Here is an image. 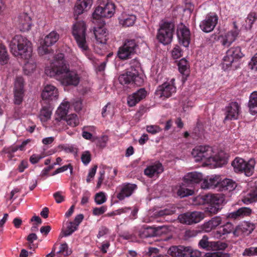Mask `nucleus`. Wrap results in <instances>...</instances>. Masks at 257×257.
I'll use <instances>...</instances> for the list:
<instances>
[{
    "label": "nucleus",
    "mask_w": 257,
    "mask_h": 257,
    "mask_svg": "<svg viewBox=\"0 0 257 257\" xmlns=\"http://www.w3.org/2000/svg\"><path fill=\"white\" fill-rule=\"evenodd\" d=\"M45 73L64 86H77L79 82V77L75 72L70 70L69 64L65 60L63 53L54 56L51 68L46 69Z\"/></svg>",
    "instance_id": "1"
},
{
    "label": "nucleus",
    "mask_w": 257,
    "mask_h": 257,
    "mask_svg": "<svg viewBox=\"0 0 257 257\" xmlns=\"http://www.w3.org/2000/svg\"><path fill=\"white\" fill-rule=\"evenodd\" d=\"M214 151L209 146H200L195 147L192 152V155L196 162L204 161L206 165L221 167L227 163L228 155L223 151H220L214 155Z\"/></svg>",
    "instance_id": "2"
},
{
    "label": "nucleus",
    "mask_w": 257,
    "mask_h": 257,
    "mask_svg": "<svg viewBox=\"0 0 257 257\" xmlns=\"http://www.w3.org/2000/svg\"><path fill=\"white\" fill-rule=\"evenodd\" d=\"M118 80L122 85L132 84L141 86L144 83L143 77L139 75L138 71L133 67L125 73L121 74L118 77Z\"/></svg>",
    "instance_id": "3"
},
{
    "label": "nucleus",
    "mask_w": 257,
    "mask_h": 257,
    "mask_svg": "<svg viewBox=\"0 0 257 257\" xmlns=\"http://www.w3.org/2000/svg\"><path fill=\"white\" fill-rule=\"evenodd\" d=\"M86 25L83 21H79L73 25L72 34L79 48H88L86 41Z\"/></svg>",
    "instance_id": "4"
},
{
    "label": "nucleus",
    "mask_w": 257,
    "mask_h": 257,
    "mask_svg": "<svg viewBox=\"0 0 257 257\" xmlns=\"http://www.w3.org/2000/svg\"><path fill=\"white\" fill-rule=\"evenodd\" d=\"M174 31V25L172 23L165 22L162 24L158 32L157 39L164 46L171 43Z\"/></svg>",
    "instance_id": "5"
},
{
    "label": "nucleus",
    "mask_w": 257,
    "mask_h": 257,
    "mask_svg": "<svg viewBox=\"0 0 257 257\" xmlns=\"http://www.w3.org/2000/svg\"><path fill=\"white\" fill-rule=\"evenodd\" d=\"M236 172H243L246 176H250L254 171L255 161L250 159L247 162L242 158H236L231 163Z\"/></svg>",
    "instance_id": "6"
},
{
    "label": "nucleus",
    "mask_w": 257,
    "mask_h": 257,
    "mask_svg": "<svg viewBox=\"0 0 257 257\" xmlns=\"http://www.w3.org/2000/svg\"><path fill=\"white\" fill-rule=\"evenodd\" d=\"M115 6L112 3L100 4L92 14L93 19L99 20L101 18H111L114 12Z\"/></svg>",
    "instance_id": "7"
},
{
    "label": "nucleus",
    "mask_w": 257,
    "mask_h": 257,
    "mask_svg": "<svg viewBox=\"0 0 257 257\" xmlns=\"http://www.w3.org/2000/svg\"><path fill=\"white\" fill-rule=\"evenodd\" d=\"M205 199L210 204L206 211L211 214L217 213L222 208L224 197L222 194L207 195Z\"/></svg>",
    "instance_id": "8"
},
{
    "label": "nucleus",
    "mask_w": 257,
    "mask_h": 257,
    "mask_svg": "<svg viewBox=\"0 0 257 257\" xmlns=\"http://www.w3.org/2000/svg\"><path fill=\"white\" fill-rule=\"evenodd\" d=\"M243 56L244 54L241 51V49H228L221 63L222 69L224 71L230 70L232 64Z\"/></svg>",
    "instance_id": "9"
},
{
    "label": "nucleus",
    "mask_w": 257,
    "mask_h": 257,
    "mask_svg": "<svg viewBox=\"0 0 257 257\" xmlns=\"http://www.w3.org/2000/svg\"><path fill=\"white\" fill-rule=\"evenodd\" d=\"M204 218V214L200 211L187 212L180 214L178 219L183 224L192 225L199 222Z\"/></svg>",
    "instance_id": "10"
},
{
    "label": "nucleus",
    "mask_w": 257,
    "mask_h": 257,
    "mask_svg": "<svg viewBox=\"0 0 257 257\" xmlns=\"http://www.w3.org/2000/svg\"><path fill=\"white\" fill-rule=\"evenodd\" d=\"M10 48H32V44L26 37L16 35L9 43Z\"/></svg>",
    "instance_id": "11"
},
{
    "label": "nucleus",
    "mask_w": 257,
    "mask_h": 257,
    "mask_svg": "<svg viewBox=\"0 0 257 257\" xmlns=\"http://www.w3.org/2000/svg\"><path fill=\"white\" fill-rule=\"evenodd\" d=\"M137 187V185L135 184L128 183L122 184L117 188L118 191L116 194L117 198L119 200H123L125 198L130 197Z\"/></svg>",
    "instance_id": "12"
},
{
    "label": "nucleus",
    "mask_w": 257,
    "mask_h": 257,
    "mask_svg": "<svg viewBox=\"0 0 257 257\" xmlns=\"http://www.w3.org/2000/svg\"><path fill=\"white\" fill-rule=\"evenodd\" d=\"M163 226L157 227L144 226L139 231V236L142 238L160 236L163 233Z\"/></svg>",
    "instance_id": "13"
},
{
    "label": "nucleus",
    "mask_w": 257,
    "mask_h": 257,
    "mask_svg": "<svg viewBox=\"0 0 257 257\" xmlns=\"http://www.w3.org/2000/svg\"><path fill=\"white\" fill-rule=\"evenodd\" d=\"M240 111V106L236 102H232L225 107L224 120L237 119Z\"/></svg>",
    "instance_id": "14"
},
{
    "label": "nucleus",
    "mask_w": 257,
    "mask_h": 257,
    "mask_svg": "<svg viewBox=\"0 0 257 257\" xmlns=\"http://www.w3.org/2000/svg\"><path fill=\"white\" fill-rule=\"evenodd\" d=\"M218 18L216 15H207L205 19L200 24V29L205 33L211 32L217 23Z\"/></svg>",
    "instance_id": "15"
},
{
    "label": "nucleus",
    "mask_w": 257,
    "mask_h": 257,
    "mask_svg": "<svg viewBox=\"0 0 257 257\" xmlns=\"http://www.w3.org/2000/svg\"><path fill=\"white\" fill-rule=\"evenodd\" d=\"M17 26L22 32L29 31L32 25V19L28 14L23 13L21 14L18 18Z\"/></svg>",
    "instance_id": "16"
},
{
    "label": "nucleus",
    "mask_w": 257,
    "mask_h": 257,
    "mask_svg": "<svg viewBox=\"0 0 257 257\" xmlns=\"http://www.w3.org/2000/svg\"><path fill=\"white\" fill-rule=\"evenodd\" d=\"M148 46L145 41L140 37L134 39H127L125 40L123 46L119 48H146Z\"/></svg>",
    "instance_id": "17"
},
{
    "label": "nucleus",
    "mask_w": 257,
    "mask_h": 257,
    "mask_svg": "<svg viewBox=\"0 0 257 257\" xmlns=\"http://www.w3.org/2000/svg\"><path fill=\"white\" fill-rule=\"evenodd\" d=\"M41 96L43 99L56 100L58 97V89L53 85L47 84L44 87Z\"/></svg>",
    "instance_id": "18"
},
{
    "label": "nucleus",
    "mask_w": 257,
    "mask_h": 257,
    "mask_svg": "<svg viewBox=\"0 0 257 257\" xmlns=\"http://www.w3.org/2000/svg\"><path fill=\"white\" fill-rule=\"evenodd\" d=\"M189 30L186 27H180L177 30V37L179 43L184 47H188L190 42Z\"/></svg>",
    "instance_id": "19"
},
{
    "label": "nucleus",
    "mask_w": 257,
    "mask_h": 257,
    "mask_svg": "<svg viewBox=\"0 0 257 257\" xmlns=\"http://www.w3.org/2000/svg\"><path fill=\"white\" fill-rule=\"evenodd\" d=\"M254 228V225L253 223L249 222H244L235 227L233 234L235 236H238L242 234L248 235L251 233Z\"/></svg>",
    "instance_id": "20"
},
{
    "label": "nucleus",
    "mask_w": 257,
    "mask_h": 257,
    "mask_svg": "<svg viewBox=\"0 0 257 257\" xmlns=\"http://www.w3.org/2000/svg\"><path fill=\"white\" fill-rule=\"evenodd\" d=\"M147 95V91L145 88H140L136 92L127 97V104L130 107L134 106Z\"/></svg>",
    "instance_id": "21"
},
{
    "label": "nucleus",
    "mask_w": 257,
    "mask_h": 257,
    "mask_svg": "<svg viewBox=\"0 0 257 257\" xmlns=\"http://www.w3.org/2000/svg\"><path fill=\"white\" fill-rule=\"evenodd\" d=\"M202 173L193 172L187 173L184 177L183 181L185 184H188L190 187H192L194 184L199 183L202 179Z\"/></svg>",
    "instance_id": "22"
},
{
    "label": "nucleus",
    "mask_w": 257,
    "mask_h": 257,
    "mask_svg": "<svg viewBox=\"0 0 257 257\" xmlns=\"http://www.w3.org/2000/svg\"><path fill=\"white\" fill-rule=\"evenodd\" d=\"M92 4V0H78L74 8V15L78 16L87 11Z\"/></svg>",
    "instance_id": "23"
},
{
    "label": "nucleus",
    "mask_w": 257,
    "mask_h": 257,
    "mask_svg": "<svg viewBox=\"0 0 257 257\" xmlns=\"http://www.w3.org/2000/svg\"><path fill=\"white\" fill-rule=\"evenodd\" d=\"M220 180L219 176L210 177L203 180L201 183V188L204 189L219 188Z\"/></svg>",
    "instance_id": "24"
},
{
    "label": "nucleus",
    "mask_w": 257,
    "mask_h": 257,
    "mask_svg": "<svg viewBox=\"0 0 257 257\" xmlns=\"http://www.w3.org/2000/svg\"><path fill=\"white\" fill-rule=\"evenodd\" d=\"M164 171L161 163H157L148 166L144 170V174L148 177L152 178L162 173Z\"/></svg>",
    "instance_id": "25"
},
{
    "label": "nucleus",
    "mask_w": 257,
    "mask_h": 257,
    "mask_svg": "<svg viewBox=\"0 0 257 257\" xmlns=\"http://www.w3.org/2000/svg\"><path fill=\"white\" fill-rule=\"evenodd\" d=\"M11 52L15 57L26 61L32 59V49H11Z\"/></svg>",
    "instance_id": "26"
},
{
    "label": "nucleus",
    "mask_w": 257,
    "mask_h": 257,
    "mask_svg": "<svg viewBox=\"0 0 257 257\" xmlns=\"http://www.w3.org/2000/svg\"><path fill=\"white\" fill-rule=\"evenodd\" d=\"M94 34L96 40V43L98 44H104L107 41V33L103 27H98L94 30Z\"/></svg>",
    "instance_id": "27"
},
{
    "label": "nucleus",
    "mask_w": 257,
    "mask_h": 257,
    "mask_svg": "<svg viewBox=\"0 0 257 257\" xmlns=\"http://www.w3.org/2000/svg\"><path fill=\"white\" fill-rule=\"evenodd\" d=\"M181 256L180 257H200L201 252L197 250L193 249L190 246H185L181 245Z\"/></svg>",
    "instance_id": "28"
},
{
    "label": "nucleus",
    "mask_w": 257,
    "mask_h": 257,
    "mask_svg": "<svg viewBox=\"0 0 257 257\" xmlns=\"http://www.w3.org/2000/svg\"><path fill=\"white\" fill-rule=\"evenodd\" d=\"M174 79H172V83H164L160 86V90L162 91L161 95L166 97H169L172 93L176 92V87L173 84Z\"/></svg>",
    "instance_id": "29"
},
{
    "label": "nucleus",
    "mask_w": 257,
    "mask_h": 257,
    "mask_svg": "<svg viewBox=\"0 0 257 257\" xmlns=\"http://www.w3.org/2000/svg\"><path fill=\"white\" fill-rule=\"evenodd\" d=\"M251 210L248 207H241L237 210L230 213L228 217L233 219H237L239 217H243L250 215Z\"/></svg>",
    "instance_id": "30"
},
{
    "label": "nucleus",
    "mask_w": 257,
    "mask_h": 257,
    "mask_svg": "<svg viewBox=\"0 0 257 257\" xmlns=\"http://www.w3.org/2000/svg\"><path fill=\"white\" fill-rule=\"evenodd\" d=\"M237 186L236 183L231 179H225L222 181L220 180L219 190L222 191H233Z\"/></svg>",
    "instance_id": "31"
},
{
    "label": "nucleus",
    "mask_w": 257,
    "mask_h": 257,
    "mask_svg": "<svg viewBox=\"0 0 257 257\" xmlns=\"http://www.w3.org/2000/svg\"><path fill=\"white\" fill-rule=\"evenodd\" d=\"M59 35L55 32H52L46 36L43 41V45L49 47L54 44L59 39Z\"/></svg>",
    "instance_id": "32"
},
{
    "label": "nucleus",
    "mask_w": 257,
    "mask_h": 257,
    "mask_svg": "<svg viewBox=\"0 0 257 257\" xmlns=\"http://www.w3.org/2000/svg\"><path fill=\"white\" fill-rule=\"evenodd\" d=\"M244 203H252L257 201V184L251 188L249 192L242 199Z\"/></svg>",
    "instance_id": "33"
},
{
    "label": "nucleus",
    "mask_w": 257,
    "mask_h": 257,
    "mask_svg": "<svg viewBox=\"0 0 257 257\" xmlns=\"http://www.w3.org/2000/svg\"><path fill=\"white\" fill-rule=\"evenodd\" d=\"M188 187H190V186L188 184L185 185V182H183L177 191V195L181 198H184L193 195L194 193L193 189L188 188Z\"/></svg>",
    "instance_id": "34"
},
{
    "label": "nucleus",
    "mask_w": 257,
    "mask_h": 257,
    "mask_svg": "<svg viewBox=\"0 0 257 257\" xmlns=\"http://www.w3.org/2000/svg\"><path fill=\"white\" fill-rule=\"evenodd\" d=\"M69 104L68 102L62 103L58 108L56 111V114L59 116V118H56L58 120L64 119L67 116V113L69 108Z\"/></svg>",
    "instance_id": "35"
},
{
    "label": "nucleus",
    "mask_w": 257,
    "mask_h": 257,
    "mask_svg": "<svg viewBox=\"0 0 257 257\" xmlns=\"http://www.w3.org/2000/svg\"><path fill=\"white\" fill-rule=\"evenodd\" d=\"M238 33L236 32H229L223 38L221 41L222 44L224 47H229L235 40Z\"/></svg>",
    "instance_id": "36"
},
{
    "label": "nucleus",
    "mask_w": 257,
    "mask_h": 257,
    "mask_svg": "<svg viewBox=\"0 0 257 257\" xmlns=\"http://www.w3.org/2000/svg\"><path fill=\"white\" fill-rule=\"evenodd\" d=\"M248 107L252 114L257 113V91L251 94L248 102Z\"/></svg>",
    "instance_id": "37"
},
{
    "label": "nucleus",
    "mask_w": 257,
    "mask_h": 257,
    "mask_svg": "<svg viewBox=\"0 0 257 257\" xmlns=\"http://www.w3.org/2000/svg\"><path fill=\"white\" fill-rule=\"evenodd\" d=\"M136 21V17L134 15H128L119 19V23L123 27H131L134 25Z\"/></svg>",
    "instance_id": "38"
},
{
    "label": "nucleus",
    "mask_w": 257,
    "mask_h": 257,
    "mask_svg": "<svg viewBox=\"0 0 257 257\" xmlns=\"http://www.w3.org/2000/svg\"><path fill=\"white\" fill-rule=\"evenodd\" d=\"M52 114V110L50 106H43L40 110L39 118L42 121H46L49 119Z\"/></svg>",
    "instance_id": "39"
},
{
    "label": "nucleus",
    "mask_w": 257,
    "mask_h": 257,
    "mask_svg": "<svg viewBox=\"0 0 257 257\" xmlns=\"http://www.w3.org/2000/svg\"><path fill=\"white\" fill-rule=\"evenodd\" d=\"M234 229L233 225L228 222L223 225L216 232L218 234H219V236H221V235L227 234L231 232L233 233Z\"/></svg>",
    "instance_id": "40"
},
{
    "label": "nucleus",
    "mask_w": 257,
    "mask_h": 257,
    "mask_svg": "<svg viewBox=\"0 0 257 257\" xmlns=\"http://www.w3.org/2000/svg\"><path fill=\"white\" fill-rule=\"evenodd\" d=\"M36 67V65L35 62L31 59L26 62L23 66V71L25 74L29 75L34 72Z\"/></svg>",
    "instance_id": "41"
},
{
    "label": "nucleus",
    "mask_w": 257,
    "mask_h": 257,
    "mask_svg": "<svg viewBox=\"0 0 257 257\" xmlns=\"http://www.w3.org/2000/svg\"><path fill=\"white\" fill-rule=\"evenodd\" d=\"M178 70L183 75H187L189 72V66L187 61L185 58L181 59L178 63Z\"/></svg>",
    "instance_id": "42"
},
{
    "label": "nucleus",
    "mask_w": 257,
    "mask_h": 257,
    "mask_svg": "<svg viewBox=\"0 0 257 257\" xmlns=\"http://www.w3.org/2000/svg\"><path fill=\"white\" fill-rule=\"evenodd\" d=\"M78 227L73 221H70L67 223V227L65 229H63L61 233L64 236H68L72 234L77 229Z\"/></svg>",
    "instance_id": "43"
},
{
    "label": "nucleus",
    "mask_w": 257,
    "mask_h": 257,
    "mask_svg": "<svg viewBox=\"0 0 257 257\" xmlns=\"http://www.w3.org/2000/svg\"><path fill=\"white\" fill-rule=\"evenodd\" d=\"M257 19V14L255 12H250L247 16L245 20L246 25L245 28L246 30H250L252 25L255 21Z\"/></svg>",
    "instance_id": "44"
},
{
    "label": "nucleus",
    "mask_w": 257,
    "mask_h": 257,
    "mask_svg": "<svg viewBox=\"0 0 257 257\" xmlns=\"http://www.w3.org/2000/svg\"><path fill=\"white\" fill-rule=\"evenodd\" d=\"M212 241H208V237L206 235H204L198 244L200 248L209 250H212Z\"/></svg>",
    "instance_id": "45"
},
{
    "label": "nucleus",
    "mask_w": 257,
    "mask_h": 257,
    "mask_svg": "<svg viewBox=\"0 0 257 257\" xmlns=\"http://www.w3.org/2000/svg\"><path fill=\"white\" fill-rule=\"evenodd\" d=\"M66 122L67 124L71 126H76L79 123V120L77 116L75 114H71L66 116L64 119Z\"/></svg>",
    "instance_id": "46"
},
{
    "label": "nucleus",
    "mask_w": 257,
    "mask_h": 257,
    "mask_svg": "<svg viewBox=\"0 0 257 257\" xmlns=\"http://www.w3.org/2000/svg\"><path fill=\"white\" fill-rule=\"evenodd\" d=\"M177 208L172 206L169 208H165L164 209L160 210L157 212V215L159 217H162L166 215H170L176 212Z\"/></svg>",
    "instance_id": "47"
},
{
    "label": "nucleus",
    "mask_w": 257,
    "mask_h": 257,
    "mask_svg": "<svg viewBox=\"0 0 257 257\" xmlns=\"http://www.w3.org/2000/svg\"><path fill=\"white\" fill-rule=\"evenodd\" d=\"M130 49H118L117 52L118 57L122 60L128 59L131 58V55L133 53Z\"/></svg>",
    "instance_id": "48"
},
{
    "label": "nucleus",
    "mask_w": 257,
    "mask_h": 257,
    "mask_svg": "<svg viewBox=\"0 0 257 257\" xmlns=\"http://www.w3.org/2000/svg\"><path fill=\"white\" fill-rule=\"evenodd\" d=\"M24 90H14V103L15 104H20L24 97Z\"/></svg>",
    "instance_id": "49"
},
{
    "label": "nucleus",
    "mask_w": 257,
    "mask_h": 257,
    "mask_svg": "<svg viewBox=\"0 0 257 257\" xmlns=\"http://www.w3.org/2000/svg\"><path fill=\"white\" fill-rule=\"evenodd\" d=\"M181 245L171 246L167 253L172 256L180 257L181 256Z\"/></svg>",
    "instance_id": "50"
},
{
    "label": "nucleus",
    "mask_w": 257,
    "mask_h": 257,
    "mask_svg": "<svg viewBox=\"0 0 257 257\" xmlns=\"http://www.w3.org/2000/svg\"><path fill=\"white\" fill-rule=\"evenodd\" d=\"M24 80L22 76H17L15 81L14 90H24Z\"/></svg>",
    "instance_id": "51"
},
{
    "label": "nucleus",
    "mask_w": 257,
    "mask_h": 257,
    "mask_svg": "<svg viewBox=\"0 0 257 257\" xmlns=\"http://www.w3.org/2000/svg\"><path fill=\"white\" fill-rule=\"evenodd\" d=\"M159 249L156 247H150L148 248V251L146 253V255L153 257H169L167 255L157 254L159 252Z\"/></svg>",
    "instance_id": "52"
},
{
    "label": "nucleus",
    "mask_w": 257,
    "mask_h": 257,
    "mask_svg": "<svg viewBox=\"0 0 257 257\" xmlns=\"http://www.w3.org/2000/svg\"><path fill=\"white\" fill-rule=\"evenodd\" d=\"M212 250H224L227 247V244L225 242L221 241H212Z\"/></svg>",
    "instance_id": "53"
},
{
    "label": "nucleus",
    "mask_w": 257,
    "mask_h": 257,
    "mask_svg": "<svg viewBox=\"0 0 257 257\" xmlns=\"http://www.w3.org/2000/svg\"><path fill=\"white\" fill-rule=\"evenodd\" d=\"M71 253V251L69 250L67 244L64 243L60 245L59 250L56 253L62 254L63 256H67L70 254Z\"/></svg>",
    "instance_id": "54"
},
{
    "label": "nucleus",
    "mask_w": 257,
    "mask_h": 257,
    "mask_svg": "<svg viewBox=\"0 0 257 257\" xmlns=\"http://www.w3.org/2000/svg\"><path fill=\"white\" fill-rule=\"evenodd\" d=\"M106 200L104 193L100 192L96 194L95 196V202L97 204L100 205L104 203Z\"/></svg>",
    "instance_id": "55"
},
{
    "label": "nucleus",
    "mask_w": 257,
    "mask_h": 257,
    "mask_svg": "<svg viewBox=\"0 0 257 257\" xmlns=\"http://www.w3.org/2000/svg\"><path fill=\"white\" fill-rule=\"evenodd\" d=\"M9 60V55L6 49H0V64H7Z\"/></svg>",
    "instance_id": "56"
},
{
    "label": "nucleus",
    "mask_w": 257,
    "mask_h": 257,
    "mask_svg": "<svg viewBox=\"0 0 257 257\" xmlns=\"http://www.w3.org/2000/svg\"><path fill=\"white\" fill-rule=\"evenodd\" d=\"M206 257H230V254L222 251L208 252L205 254Z\"/></svg>",
    "instance_id": "57"
},
{
    "label": "nucleus",
    "mask_w": 257,
    "mask_h": 257,
    "mask_svg": "<svg viewBox=\"0 0 257 257\" xmlns=\"http://www.w3.org/2000/svg\"><path fill=\"white\" fill-rule=\"evenodd\" d=\"M68 169H70V172L71 174H72L73 172V167L71 164H68L67 165H64L60 168L57 169L52 174V176L55 175L57 174H58L61 172H64L66 171Z\"/></svg>",
    "instance_id": "58"
},
{
    "label": "nucleus",
    "mask_w": 257,
    "mask_h": 257,
    "mask_svg": "<svg viewBox=\"0 0 257 257\" xmlns=\"http://www.w3.org/2000/svg\"><path fill=\"white\" fill-rule=\"evenodd\" d=\"M147 131L153 135L156 134L162 131L161 128L156 125H151L147 126Z\"/></svg>",
    "instance_id": "59"
},
{
    "label": "nucleus",
    "mask_w": 257,
    "mask_h": 257,
    "mask_svg": "<svg viewBox=\"0 0 257 257\" xmlns=\"http://www.w3.org/2000/svg\"><path fill=\"white\" fill-rule=\"evenodd\" d=\"M242 255L248 256L257 255V247H251L246 248L242 253Z\"/></svg>",
    "instance_id": "60"
},
{
    "label": "nucleus",
    "mask_w": 257,
    "mask_h": 257,
    "mask_svg": "<svg viewBox=\"0 0 257 257\" xmlns=\"http://www.w3.org/2000/svg\"><path fill=\"white\" fill-rule=\"evenodd\" d=\"M81 161L85 165H87L91 161V155L88 151L84 152L81 156Z\"/></svg>",
    "instance_id": "61"
},
{
    "label": "nucleus",
    "mask_w": 257,
    "mask_h": 257,
    "mask_svg": "<svg viewBox=\"0 0 257 257\" xmlns=\"http://www.w3.org/2000/svg\"><path fill=\"white\" fill-rule=\"evenodd\" d=\"M97 168V165H94L89 171V173L88 174L87 179H86V182L87 183L90 182L91 180L93 178V177L95 176V174L96 172V170Z\"/></svg>",
    "instance_id": "62"
},
{
    "label": "nucleus",
    "mask_w": 257,
    "mask_h": 257,
    "mask_svg": "<svg viewBox=\"0 0 257 257\" xmlns=\"http://www.w3.org/2000/svg\"><path fill=\"white\" fill-rule=\"evenodd\" d=\"M213 226L215 228L217 226L221 224L222 218L219 216H216L211 218L210 220Z\"/></svg>",
    "instance_id": "63"
},
{
    "label": "nucleus",
    "mask_w": 257,
    "mask_h": 257,
    "mask_svg": "<svg viewBox=\"0 0 257 257\" xmlns=\"http://www.w3.org/2000/svg\"><path fill=\"white\" fill-rule=\"evenodd\" d=\"M106 210V207L102 206L100 207H96L93 209V214L94 215H100L104 213Z\"/></svg>",
    "instance_id": "64"
}]
</instances>
